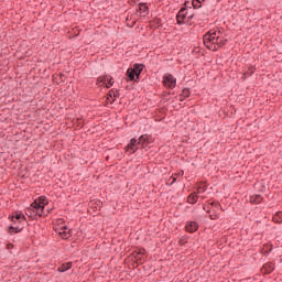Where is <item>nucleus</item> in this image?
<instances>
[{
	"label": "nucleus",
	"mask_w": 282,
	"mask_h": 282,
	"mask_svg": "<svg viewBox=\"0 0 282 282\" xmlns=\"http://www.w3.org/2000/svg\"><path fill=\"white\" fill-rule=\"evenodd\" d=\"M12 235L14 234V229H11Z\"/></svg>",
	"instance_id": "35"
},
{
	"label": "nucleus",
	"mask_w": 282,
	"mask_h": 282,
	"mask_svg": "<svg viewBox=\"0 0 282 282\" xmlns=\"http://www.w3.org/2000/svg\"><path fill=\"white\" fill-rule=\"evenodd\" d=\"M52 209H48L47 213H45V207H37V209H35V217H45L48 213H51Z\"/></svg>",
	"instance_id": "13"
},
{
	"label": "nucleus",
	"mask_w": 282,
	"mask_h": 282,
	"mask_svg": "<svg viewBox=\"0 0 282 282\" xmlns=\"http://www.w3.org/2000/svg\"><path fill=\"white\" fill-rule=\"evenodd\" d=\"M185 230L186 232H197V230H199V224H197V221H187L186 226H185Z\"/></svg>",
	"instance_id": "5"
},
{
	"label": "nucleus",
	"mask_w": 282,
	"mask_h": 282,
	"mask_svg": "<svg viewBox=\"0 0 282 282\" xmlns=\"http://www.w3.org/2000/svg\"><path fill=\"white\" fill-rule=\"evenodd\" d=\"M97 85H107V75H102L97 78Z\"/></svg>",
	"instance_id": "24"
},
{
	"label": "nucleus",
	"mask_w": 282,
	"mask_h": 282,
	"mask_svg": "<svg viewBox=\"0 0 282 282\" xmlns=\"http://www.w3.org/2000/svg\"><path fill=\"white\" fill-rule=\"evenodd\" d=\"M9 219H11L13 224H23V221L26 220L25 215L19 214V213H15V215L9 216Z\"/></svg>",
	"instance_id": "6"
},
{
	"label": "nucleus",
	"mask_w": 282,
	"mask_h": 282,
	"mask_svg": "<svg viewBox=\"0 0 282 282\" xmlns=\"http://www.w3.org/2000/svg\"><path fill=\"white\" fill-rule=\"evenodd\" d=\"M113 77L106 75V88L110 89V87H113Z\"/></svg>",
	"instance_id": "21"
},
{
	"label": "nucleus",
	"mask_w": 282,
	"mask_h": 282,
	"mask_svg": "<svg viewBox=\"0 0 282 282\" xmlns=\"http://www.w3.org/2000/svg\"><path fill=\"white\" fill-rule=\"evenodd\" d=\"M203 209L206 210V213H210V208L203 207Z\"/></svg>",
	"instance_id": "32"
},
{
	"label": "nucleus",
	"mask_w": 282,
	"mask_h": 282,
	"mask_svg": "<svg viewBox=\"0 0 282 282\" xmlns=\"http://www.w3.org/2000/svg\"><path fill=\"white\" fill-rule=\"evenodd\" d=\"M195 1H197L198 3H202V1H204V0H195Z\"/></svg>",
	"instance_id": "34"
},
{
	"label": "nucleus",
	"mask_w": 282,
	"mask_h": 282,
	"mask_svg": "<svg viewBox=\"0 0 282 282\" xmlns=\"http://www.w3.org/2000/svg\"><path fill=\"white\" fill-rule=\"evenodd\" d=\"M171 180H172V182L170 183V186H173V184H175L177 182V177L172 176Z\"/></svg>",
	"instance_id": "29"
},
{
	"label": "nucleus",
	"mask_w": 282,
	"mask_h": 282,
	"mask_svg": "<svg viewBox=\"0 0 282 282\" xmlns=\"http://www.w3.org/2000/svg\"><path fill=\"white\" fill-rule=\"evenodd\" d=\"M67 270H72V262L63 263V264L57 269V272H67Z\"/></svg>",
	"instance_id": "17"
},
{
	"label": "nucleus",
	"mask_w": 282,
	"mask_h": 282,
	"mask_svg": "<svg viewBox=\"0 0 282 282\" xmlns=\"http://www.w3.org/2000/svg\"><path fill=\"white\" fill-rule=\"evenodd\" d=\"M212 208H215V210H221V204H219L218 202H212L209 203Z\"/></svg>",
	"instance_id": "25"
},
{
	"label": "nucleus",
	"mask_w": 282,
	"mask_h": 282,
	"mask_svg": "<svg viewBox=\"0 0 282 282\" xmlns=\"http://www.w3.org/2000/svg\"><path fill=\"white\" fill-rule=\"evenodd\" d=\"M193 7L197 10V8H202V3L193 2Z\"/></svg>",
	"instance_id": "30"
},
{
	"label": "nucleus",
	"mask_w": 282,
	"mask_h": 282,
	"mask_svg": "<svg viewBox=\"0 0 282 282\" xmlns=\"http://www.w3.org/2000/svg\"><path fill=\"white\" fill-rule=\"evenodd\" d=\"M262 272L264 274H272V272H274V264H272V262L264 263L262 267Z\"/></svg>",
	"instance_id": "7"
},
{
	"label": "nucleus",
	"mask_w": 282,
	"mask_h": 282,
	"mask_svg": "<svg viewBox=\"0 0 282 282\" xmlns=\"http://www.w3.org/2000/svg\"><path fill=\"white\" fill-rule=\"evenodd\" d=\"M25 215H28V217H30L31 219H36V214L32 207L26 209Z\"/></svg>",
	"instance_id": "23"
},
{
	"label": "nucleus",
	"mask_w": 282,
	"mask_h": 282,
	"mask_svg": "<svg viewBox=\"0 0 282 282\" xmlns=\"http://www.w3.org/2000/svg\"><path fill=\"white\" fill-rule=\"evenodd\" d=\"M209 218L213 220L219 219V215L215 213V214L209 215Z\"/></svg>",
	"instance_id": "28"
},
{
	"label": "nucleus",
	"mask_w": 282,
	"mask_h": 282,
	"mask_svg": "<svg viewBox=\"0 0 282 282\" xmlns=\"http://www.w3.org/2000/svg\"><path fill=\"white\" fill-rule=\"evenodd\" d=\"M272 250H274V246H272V243H264L261 249V252L264 257H268V254H270Z\"/></svg>",
	"instance_id": "10"
},
{
	"label": "nucleus",
	"mask_w": 282,
	"mask_h": 282,
	"mask_svg": "<svg viewBox=\"0 0 282 282\" xmlns=\"http://www.w3.org/2000/svg\"><path fill=\"white\" fill-rule=\"evenodd\" d=\"M198 199H199V195H197V192H193L187 196V204H197Z\"/></svg>",
	"instance_id": "12"
},
{
	"label": "nucleus",
	"mask_w": 282,
	"mask_h": 282,
	"mask_svg": "<svg viewBox=\"0 0 282 282\" xmlns=\"http://www.w3.org/2000/svg\"><path fill=\"white\" fill-rule=\"evenodd\" d=\"M43 205H40L39 204V200H34L32 204H31V208L33 210H36L37 208H41Z\"/></svg>",
	"instance_id": "26"
},
{
	"label": "nucleus",
	"mask_w": 282,
	"mask_h": 282,
	"mask_svg": "<svg viewBox=\"0 0 282 282\" xmlns=\"http://www.w3.org/2000/svg\"><path fill=\"white\" fill-rule=\"evenodd\" d=\"M127 76H128L129 80H135V83H138L137 73L132 67L128 68Z\"/></svg>",
	"instance_id": "14"
},
{
	"label": "nucleus",
	"mask_w": 282,
	"mask_h": 282,
	"mask_svg": "<svg viewBox=\"0 0 282 282\" xmlns=\"http://www.w3.org/2000/svg\"><path fill=\"white\" fill-rule=\"evenodd\" d=\"M204 45L207 50L212 52H217L221 50L226 43H228V39L224 37V32L219 30V28L212 29L203 36Z\"/></svg>",
	"instance_id": "1"
},
{
	"label": "nucleus",
	"mask_w": 282,
	"mask_h": 282,
	"mask_svg": "<svg viewBox=\"0 0 282 282\" xmlns=\"http://www.w3.org/2000/svg\"><path fill=\"white\" fill-rule=\"evenodd\" d=\"M59 236L62 239H69V237H72V231L67 230V227H64L62 231H59Z\"/></svg>",
	"instance_id": "16"
},
{
	"label": "nucleus",
	"mask_w": 282,
	"mask_h": 282,
	"mask_svg": "<svg viewBox=\"0 0 282 282\" xmlns=\"http://www.w3.org/2000/svg\"><path fill=\"white\" fill-rule=\"evenodd\" d=\"M149 144H153V137L151 134H143L137 141L135 138L130 140V144L126 147V150L131 154L135 153L138 149H144V151H149Z\"/></svg>",
	"instance_id": "2"
},
{
	"label": "nucleus",
	"mask_w": 282,
	"mask_h": 282,
	"mask_svg": "<svg viewBox=\"0 0 282 282\" xmlns=\"http://www.w3.org/2000/svg\"><path fill=\"white\" fill-rule=\"evenodd\" d=\"M133 70L137 74V80H140V74H142V72H144V64H134L133 65Z\"/></svg>",
	"instance_id": "8"
},
{
	"label": "nucleus",
	"mask_w": 282,
	"mask_h": 282,
	"mask_svg": "<svg viewBox=\"0 0 282 282\" xmlns=\"http://www.w3.org/2000/svg\"><path fill=\"white\" fill-rule=\"evenodd\" d=\"M273 221L275 224H282V212H278L274 216H273Z\"/></svg>",
	"instance_id": "22"
},
{
	"label": "nucleus",
	"mask_w": 282,
	"mask_h": 282,
	"mask_svg": "<svg viewBox=\"0 0 282 282\" xmlns=\"http://www.w3.org/2000/svg\"><path fill=\"white\" fill-rule=\"evenodd\" d=\"M202 193H206V187H205V186H198V187H197L196 194L199 195V194H202Z\"/></svg>",
	"instance_id": "27"
},
{
	"label": "nucleus",
	"mask_w": 282,
	"mask_h": 282,
	"mask_svg": "<svg viewBox=\"0 0 282 282\" xmlns=\"http://www.w3.org/2000/svg\"><path fill=\"white\" fill-rule=\"evenodd\" d=\"M110 98H120V90H113V89L109 90L108 91V100Z\"/></svg>",
	"instance_id": "18"
},
{
	"label": "nucleus",
	"mask_w": 282,
	"mask_h": 282,
	"mask_svg": "<svg viewBox=\"0 0 282 282\" xmlns=\"http://www.w3.org/2000/svg\"><path fill=\"white\" fill-rule=\"evenodd\" d=\"M191 96V89L184 88L181 94L178 95V100L180 102H184L186 98Z\"/></svg>",
	"instance_id": "11"
},
{
	"label": "nucleus",
	"mask_w": 282,
	"mask_h": 282,
	"mask_svg": "<svg viewBox=\"0 0 282 282\" xmlns=\"http://www.w3.org/2000/svg\"><path fill=\"white\" fill-rule=\"evenodd\" d=\"M12 230H14L15 234L22 232L23 226L20 227V226H12V225H11V226L9 227V230H8L9 235H12Z\"/></svg>",
	"instance_id": "20"
},
{
	"label": "nucleus",
	"mask_w": 282,
	"mask_h": 282,
	"mask_svg": "<svg viewBox=\"0 0 282 282\" xmlns=\"http://www.w3.org/2000/svg\"><path fill=\"white\" fill-rule=\"evenodd\" d=\"M138 254H144V249H143V250H140V251L138 252Z\"/></svg>",
	"instance_id": "33"
},
{
	"label": "nucleus",
	"mask_w": 282,
	"mask_h": 282,
	"mask_svg": "<svg viewBox=\"0 0 282 282\" xmlns=\"http://www.w3.org/2000/svg\"><path fill=\"white\" fill-rule=\"evenodd\" d=\"M35 202H37V204H40V205L43 206L44 208H45V206H47V204H48L46 196H40L37 199H35Z\"/></svg>",
	"instance_id": "19"
},
{
	"label": "nucleus",
	"mask_w": 282,
	"mask_h": 282,
	"mask_svg": "<svg viewBox=\"0 0 282 282\" xmlns=\"http://www.w3.org/2000/svg\"><path fill=\"white\" fill-rule=\"evenodd\" d=\"M186 18L192 21L193 14L188 15V9L186 8H181L178 13L176 14V23L177 25H184Z\"/></svg>",
	"instance_id": "3"
},
{
	"label": "nucleus",
	"mask_w": 282,
	"mask_h": 282,
	"mask_svg": "<svg viewBox=\"0 0 282 282\" xmlns=\"http://www.w3.org/2000/svg\"><path fill=\"white\" fill-rule=\"evenodd\" d=\"M249 202L250 204H253V205L261 204V202H263V196L259 194H253L250 196Z\"/></svg>",
	"instance_id": "9"
},
{
	"label": "nucleus",
	"mask_w": 282,
	"mask_h": 282,
	"mask_svg": "<svg viewBox=\"0 0 282 282\" xmlns=\"http://www.w3.org/2000/svg\"><path fill=\"white\" fill-rule=\"evenodd\" d=\"M163 85L167 89H175L177 79L171 73H167L163 76Z\"/></svg>",
	"instance_id": "4"
},
{
	"label": "nucleus",
	"mask_w": 282,
	"mask_h": 282,
	"mask_svg": "<svg viewBox=\"0 0 282 282\" xmlns=\"http://www.w3.org/2000/svg\"><path fill=\"white\" fill-rule=\"evenodd\" d=\"M12 248H14L13 243H7V250H12Z\"/></svg>",
	"instance_id": "31"
},
{
	"label": "nucleus",
	"mask_w": 282,
	"mask_h": 282,
	"mask_svg": "<svg viewBox=\"0 0 282 282\" xmlns=\"http://www.w3.org/2000/svg\"><path fill=\"white\" fill-rule=\"evenodd\" d=\"M139 12H141L143 17H147V14H149V6L144 2L139 3Z\"/></svg>",
	"instance_id": "15"
}]
</instances>
